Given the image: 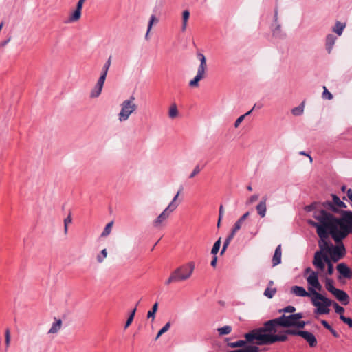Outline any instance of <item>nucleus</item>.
<instances>
[{"instance_id": "nucleus-27", "label": "nucleus", "mask_w": 352, "mask_h": 352, "mask_svg": "<svg viewBox=\"0 0 352 352\" xmlns=\"http://www.w3.org/2000/svg\"><path fill=\"white\" fill-rule=\"evenodd\" d=\"M305 102H302L298 107L294 108L292 113L294 116H298L302 114L304 111Z\"/></svg>"}, {"instance_id": "nucleus-18", "label": "nucleus", "mask_w": 352, "mask_h": 352, "mask_svg": "<svg viewBox=\"0 0 352 352\" xmlns=\"http://www.w3.org/2000/svg\"><path fill=\"white\" fill-rule=\"evenodd\" d=\"M62 324H63V322H62L61 319L55 318L47 333L48 334L57 333L60 330V329L62 327Z\"/></svg>"}, {"instance_id": "nucleus-28", "label": "nucleus", "mask_w": 352, "mask_h": 352, "mask_svg": "<svg viewBox=\"0 0 352 352\" xmlns=\"http://www.w3.org/2000/svg\"><path fill=\"white\" fill-rule=\"evenodd\" d=\"M345 26V24L338 21L333 28V32H335L338 35L340 36L342 35Z\"/></svg>"}, {"instance_id": "nucleus-57", "label": "nucleus", "mask_w": 352, "mask_h": 352, "mask_svg": "<svg viewBox=\"0 0 352 352\" xmlns=\"http://www.w3.org/2000/svg\"><path fill=\"white\" fill-rule=\"evenodd\" d=\"M217 256H214L211 261V265L212 267H215L217 265Z\"/></svg>"}, {"instance_id": "nucleus-64", "label": "nucleus", "mask_w": 352, "mask_h": 352, "mask_svg": "<svg viewBox=\"0 0 352 352\" xmlns=\"http://www.w3.org/2000/svg\"><path fill=\"white\" fill-rule=\"evenodd\" d=\"M247 189H248L249 191H252V186H248L247 187Z\"/></svg>"}, {"instance_id": "nucleus-63", "label": "nucleus", "mask_w": 352, "mask_h": 352, "mask_svg": "<svg viewBox=\"0 0 352 352\" xmlns=\"http://www.w3.org/2000/svg\"><path fill=\"white\" fill-rule=\"evenodd\" d=\"M346 187L345 186H342L341 190L342 192H345Z\"/></svg>"}, {"instance_id": "nucleus-24", "label": "nucleus", "mask_w": 352, "mask_h": 352, "mask_svg": "<svg viewBox=\"0 0 352 352\" xmlns=\"http://www.w3.org/2000/svg\"><path fill=\"white\" fill-rule=\"evenodd\" d=\"M245 338H246L245 337ZM250 343V344H256V345H258L255 342H248L247 340V339H245V340H239V341H236V342H231V343H229L228 345L232 348H235V347H241V346H243L245 343Z\"/></svg>"}, {"instance_id": "nucleus-16", "label": "nucleus", "mask_w": 352, "mask_h": 352, "mask_svg": "<svg viewBox=\"0 0 352 352\" xmlns=\"http://www.w3.org/2000/svg\"><path fill=\"white\" fill-rule=\"evenodd\" d=\"M300 336L309 343L310 346L313 347L317 344V340L312 333L307 331H302L300 332Z\"/></svg>"}, {"instance_id": "nucleus-14", "label": "nucleus", "mask_w": 352, "mask_h": 352, "mask_svg": "<svg viewBox=\"0 0 352 352\" xmlns=\"http://www.w3.org/2000/svg\"><path fill=\"white\" fill-rule=\"evenodd\" d=\"M104 81H105V79H104L103 78H100V77L99 78V79L98 80V81L96 82V86L91 90V91L90 93L91 98H97L100 95Z\"/></svg>"}, {"instance_id": "nucleus-43", "label": "nucleus", "mask_w": 352, "mask_h": 352, "mask_svg": "<svg viewBox=\"0 0 352 352\" xmlns=\"http://www.w3.org/2000/svg\"><path fill=\"white\" fill-rule=\"evenodd\" d=\"M72 223V218L70 215H69L67 218L64 219V232L65 234H67L68 231V224Z\"/></svg>"}, {"instance_id": "nucleus-9", "label": "nucleus", "mask_w": 352, "mask_h": 352, "mask_svg": "<svg viewBox=\"0 0 352 352\" xmlns=\"http://www.w3.org/2000/svg\"><path fill=\"white\" fill-rule=\"evenodd\" d=\"M323 205L324 208L329 209L334 212H338L339 209L346 207L345 204L336 195H333V202L327 201L324 202Z\"/></svg>"}, {"instance_id": "nucleus-50", "label": "nucleus", "mask_w": 352, "mask_h": 352, "mask_svg": "<svg viewBox=\"0 0 352 352\" xmlns=\"http://www.w3.org/2000/svg\"><path fill=\"white\" fill-rule=\"evenodd\" d=\"M230 243V241H227L226 239L225 240V241L223 243V248L221 251V254H223L225 252V251L226 250V249Z\"/></svg>"}, {"instance_id": "nucleus-23", "label": "nucleus", "mask_w": 352, "mask_h": 352, "mask_svg": "<svg viewBox=\"0 0 352 352\" xmlns=\"http://www.w3.org/2000/svg\"><path fill=\"white\" fill-rule=\"evenodd\" d=\"M325 287L331 294L337 289L333 286V280L328 277L325 278Z\"/></svg>"}, {"instance_id": "nucleus-7", "label": "nucleus", "mask_w": 352, "mask_h": 352, "mask_svg": "<svg viewBox=\"0 0 352 352\" xmlns=\"http://www.w3.org/2000/svg\"><path fill=\"white\" fill-rule=\"evenodd\" d=\"M304 277L307 285L312 287H316L318 290L322 289V286L319 281L318 272L314 271L311 267H307L305 270Z\"/></svg>"}, {"instance_id": "nucleus-36", "label": "nucleus", "mask_w": 352, "mask_h": 352, "mask_svg": "<svg viewBox=\"0 0 352 352\" xmlns=\"http://www.w3.org/2000/svg\"><path fill=\"white\" fill-rule=\"evenodd\" d=\"M302 331H298V330H293V329H288V330H286V331H279L278 330V332L276 333V334H285L286 336H287V335H298V336H300V332H301Z\"/></svg>"}, {"instance_id": "nucleus-60", "label": "nucleus", "mask_w": 352, "mask_h": 352, "mask_svg": "<svg viewBox=\"0 0 352 352\" xmlns=\"http://www.w3.org/2000/svg\"><path fill=\"white\" fill-rule=\"evenodd\" d=\"M280 30V26L278 25H277V27L276 28V29L274 30V33L276 32V31H279Z\"/></svg>"}, {"instance_id": "nucleus-10", "label": "nucleus", "mask_w": 352, "mask_h": 352, "mask_svg": "<svg viewBox=\"0 0 352 352\" xmlns=\"http://www.w3.org/2000/svg\"><path fill=\"white\" fill-rule=\"evenodd\" d=\"M172 206L170 208L166 207L163 212L153 221V225L155 228H161L164 223L169 218L170 215L174 211L171 210Z\"/></svg>"}, {"instance_id": "nucleus-20", "label": "nucleus", "mask_w": 352, "mask_h": 352, "mask_svg": "<svg viewBox=\"0 0 352 352\" xmlns=\"http://www.w3.org/2000/svg\"><path fill=\"white\" fill-rule=\"evenodd\" d=\"M179 115V111L177 109V106L175 103L171 104L168 109V117L170 119H175Z\"/></svg>"}, {"instance_id": "nucleus-34", "label": "nucleus", "mask_w": 352, "mask_h": 352, "mask_svg": "<svg viewBox=\"0 0 352 352\" xmlns=\"http://www.w3.org/2000/svg\"><path fill=\"white\" fill-rule=\"evenodd\" d=\"M334 43H335L334 36L331 34L328 35L327 36V39H326V45L327 46L329 52H331V49L332 46L333 45Z\"/></svg>"}, {"instance_id": "nucleus-48", "label": "nucleus", "mask_w": 352, "mask_h": 352, "mask_svg": "<svg viewBox=\"0 0 352 352\" xmlns=\"http://www.w3.org/2000/svg\"><path fill=\"white\" fill-rule=\"evenodd\" d=\"M258 199V195H252L247 201V204H252L253 203H254L256 201H257Z\"/></svg>"}, {"instance_id": "nucleus-13", "label": "nucleus", "mask_w": 352, "mask_h": 352, "mask_svg": "<svg viewBox=\"0 0 352 352\" xmlns=\"http://www.w3.org/2000/svg\"><path fill=\"white\" fill-rule=\"evenodd\" d=\"M332 294L344 305H346L349 303V296L344 291L336 289Z\"/></svg>"}, {"instance_id": "nucleus-39", "label": "nucleus", "mask_w": 352, "mask_h": 352, "mask_svg": "<svg viewBox=\"0 0 352 352\" xmlns=\"http://www.w3.org/2000/svg\"><path fill=\"white\" fill-rule=\"evenodd\" d=\"M136 307L132 310L131 314L129 315L126 322V324H125V326H124V328L126 329L131 324V322H133V318H134V316L135 314V312H136Z\"/></svg>"}, {"instance_id": "nucleus-31", "label": "nucleus", "mask_w": 352, "mask_h": 352, "mask_svg": "<svg viewBox=\"0 0 352 352\" xmlns=\"http://www.w3.org/2000/svg\"><path fill=\"white\" fill-rule=\"evenodd\" d=\"M113 221H111L109 223H108L103 232H102L101 234V237H106L108 235H109V234L111 233V229H112V227H113Z\"/></svg>"}, {"instance_id": "nucleus-33", "label": "nucleus", "mask_w": 352, "mask_h": 352, "mask_svg": "<svg viewBox=\"0 0 352 352\" xmlns=\"http://www.w3.org/2000/svg\"><path fill=\"white\" fill-rule=\"evenodd\" d=\"M107 256V251L106 249L102 250L100 253L97 255L96 256V261L98 263H102L104 262V259Z\"/></svg>"}, {"instance_id": "nucleus-47", "label": "nucleus", "mask_w": 352, "mask_h": 352, "mask_svg": "<svg viewBox=\"0 0 352 352\" xmlns=\"http://www.w3.org/2000/svg\"><path fill=\"white\" fill-rule=\"evenodd\" d=\"M243 223V222L241 221V219H239L234 223L232 229L234 230V231H236V232L239 231L241 228Z\"/></svg>"}, {"instance_id": "nucleus-35", "label": "nucleus", "mask_w": 352, "mask_h": 352, "mask_svg": "<svg viewBox=\"0 0 352 352\" xmlns=\"http://www.w3.org/2000/svg\"><path fill=\"white\" fill-rule=\"evenodd\" d=\"M206 163H203L201 164H197L193 171L192 172V173L190 175L189 177L190 178H193L195 175H197L205 166Z\"/></svg>"}, {"instance_id": "nucleus-49", "label": "nucleus", "mask_w": 352, "mask_h": 352, "mask_svg": "<svg viewBox=\"0 0 352 352\" xmlns=\"http://www.w3.org/2000/svg\"><path fill=\"white\" fill-rule=\"evenodd\" d=\"M244 119H245V116L242 115V116H239L235 121L234 127L238 128L240 124L243 121Z\"/></svg>"}, {"instance_id": "nucleus-26", "label": "nucleus", "mask_w": 352, "mask_h": 352, "mask_svg": "<svg viewBox=\"0 0 352 352\" xmlns=\"http://www.w3.org/2000/svg\"><path fill=\"white\" fill-rule=\"evenodd\" d=\"M217 331L220 336L228 335L232 331V327L230 325H226L222 327L217 329Z\"/></svg>"}, {"instance_id": "nucleus-52", "label": "nucleus", "mask_w": 352, "mask_h": 352, "mask_svg": "<svg viewBox=\"0 0 352 352\" xmlns=\"http://www.w3.org/2000/svg\"><path fill=\"white\" fill-rule=\"evenodd\" d=\"M224 214V210L222 205L219 207V217H220V219H222Z\"/></svg>"}, {"instance_id": "nucleus-37", "label": "nucleus", "mask_w": 352, "mask_h": 352, "mask_svg": "<svg viewBox=\"0 0 352 352\" xmlns=\"http://www.w3.org/2000/svg\"><path fill=\"white\" fill-rule=\"evenodd\" d=\"M221 238H219L213 245V247L211 250L212 254L216 255L218 253L220 246H221Z\"/></svg>"}, {"instance_id": "nucleus-44", "label": "nucleus", "mask_w": 352, "mask_h": 352, "mask_svg": "<svg viewBox=\"0 0 352 352\" xmlns=\"http://www.w3.org/2000/svg\"><path fill=\"white\" fill-rule=\"evenodd\" d=\"M322 98L324 99L331 100L333 98L332 94L327 90L326 87H323Z\"/></svg>"}, {"instance_id": "nucleus-58", "label": "nucleus", "mask_w": 352, "mask_h": 352, "mask_svg": "<svg viewBox=\"0 0 352 352\" xmlns=\"http://www.w3.org/2000/svg\"><path fill=\"white\" fill-rule=\"evenodd\" d=\"M329 331L332 333V334L336 336V337H338V333H336V331L331 327V329H329Z\"/></svg>"}, {"instance_id": "nucleus-8", "label": "nucleus", "mask_w": 352, "mask_h": 352, "mask_svg": "<svg viewBox=\"0 0 352 352\" xmlns=\"http://www.w3.org/2000/svg\"><path fill=\"white\" fill-rule=\"evenodd\" d=\"M307 289L308 291H306L303 287L296 285L291 288V293L296 296L311 298L313 295V292H314L316 290H318L316 287H312L309 285H307Z\"/></svg>"}, {"instance_id": "nucleus-53", "label": "nucleus", "mask_w": 352, "mask_h": 352, "mask_svg": "<svg viewBox=\"0 0 352 352\" xmlns=\"http://www.w3.org/2000/svg\"><path fill=\"white\" fill-rule=\"evenodd\" d=\"M250 212H246L245 214H243L239 219H241V221H243L244 223L245 220L249 217Z\"/></svg>"}, {"instance_id": "nucleus-29", "label": "nucleus", "mask_w": 352, "mask_h": 352, "mask_svg": "<svg viewBox=\"0 0 352 352\" xmlns=\"http://www.w3.org/2000/svg\"><path fill=\"white\" fill-rule=\"evenodd\" d=\"M182 188H181L177 192V194L175 195V197H173L172 201L168 204V206H167L168 208H170L171 206H172V208H171V210L175 211L177 208L179 206V204L176 203V201L180 194V192L182 191Z\"/></svg>"}, {"instance_id": "nucleus-3", "label": "nucleus", "mask_w": 352, "mask_h": 352, "mask_svg": "<svg viewBox=\"0 0 352 352\" xmlns=\"http://www.w3.org/2000/svg\"><path fill=\"white\" fill-rule=\"evenodd\" d=\"M321 290H316L311 297V304L316 307V314H328L330 312L329 307L332 305L333 301L322 294Z\"/></svg>"}, {"instance_id": "nucleus-6", "label": "nucleus", "mask_w": 352, "mask_h": 352, "mask_svg": "<svg viewBox=\"0 0 352 352\" xmlns=\"http://www.w3.org/2000/svg\"><path fill=\"white\" fill-rule=\"evenodd\" d=\"M195 264L193 261L184 263L173 270L179 282L189 279L193 274Z\"/></svg>"}, {"instance_id": "nucleus-5", "label": "nucleus", "mask_w": 352, "mask_h": 352, "mask_svg": "<svg viewBox=\"0 0 352 352\" xmlns=\"http://www.w3.org/2000/svg\"><path fill=\"white\" fill-rule=\"evenodd\" d=\"M197 56L200 61V64L198 67L196 76L189 82V86L191 87H199V82L205 78L206 72L207 71L206 56L201 53H198Z\"/></svg>"}, {"instance_id": "nucleus-32", "label": "nucleus", "mask_w": 352, "mask_h": 352, "mask_svg": "<svg viewBox=\"0 0 352 352\" xmlns=\"http://www.w3.org/2000/svg\"><path fill=\"white\" fill-rule=\"evenodd\" d=\"M276 292V289L271 287H267L265 292L264 295L268 298H272Z\"/></svg>"}, {"instance_id": "nucleus-41", "label": "nucleus", "mask_w": 352, "mask_h": 352, "mask_svg": "<svg viewBox=\"0 0 352 352\" xmlns=\"http://www.w3.org/2000/svg\"><path fill=\"white\" fill-rule=\"evenodd\" d=\"M296 311V308L294 307V306H292V305H289V306H287L286 307L282 309H280L278 311L279 313H294Z\"/></svg>"}, {"instance_id": "nucleus-19", "label": "nucleus", "mask_w": 352, "mask_h": 352, "mask_svg": "<svg viewBox=\"0 0 352 352\" xmlns=\"http://www.w3.org/2000/svg\"><path fill=\"white\" fill-rule=\"evenodd\" d=\"M281 256H282V251H281V245H278L274 252L273 258H272V265L275 267L279 265L281 263Z\"/></svg>"}, {"instance_id": "nucleus-62", "label": "nucleus", "mask_w": 352, "mask_h": 352, "mask_svg": "<svg viewBox=\"0 0 352 352\" xmlns=\"http://www.w3.org/2000/svg\"><path fill=\"white\" fill-rule=\"evenodd\" d=\"M10 40V39L9 38V39H8L7 41H5L2 43V45H7V44L9 43Z\"/></svg>"}, {"instance_id": "nucleus-51", "label": "nucleus", "mask_w": 352, "mask_h": 352, "mask_svg": "<svg viewBox=\"0 0 352 352\" xmlns=\"http://www.w3.org/2000/svg\"><path fill=\"white\" fill-rule=\"evenodd\" d=\"M236 231H234V230H232L230 234L227 236V238L226 239L227 241L231 242V241L232 240V239L234 238L235 234H236Z\"/></svg>"}, {"instance_id": "nucleus-56", "label": "nucleus", "mask_w": 352, "mask_h": 352, "mask_svg": "<svg viewBox=\"0 0 352 352\" xmlns=\"http://www.w3.org/2000/svg\"><path fill=\"white\" fill-rule=\"evenodd\" d=\"M256 107V104H255L254 105V107H252V109L251 110H250L249 111H248L247 113H245L243 116H245V118L249 115H250L252 113V112L253 111L254 109H255Z\"/></svg>"}, {"instance_id": "nucleus-45", "label": "nucleus", "mask_w": 352, "mask_h": 352, "mask_svg": "<svg viewBox=\"0 0 352 352\" xmlns=\"http://www.w3.org/2000/svg\"><path fill=\"white\" fill-rule=\"evenodd\" d=\"M340 318L342 322L347 324L349 327H352V319L351 318H346L344 315H340Z\"/></svg>"}, {"instance_id": "nucleus-1", "label": "nucleus", "mask_w": 352, "mask_h": 352, "mask_svg": "<svg viewBox=\"0 0 352 352\" xmlns=\"http://www.w3.org/2000/svg\"><path fill=\"white\" fill-rule=\"evenodd\" d=\"M314 217L318 221L308 220L309 225L316 228L319 236V250L315 254V261L322 266V259L330 258L338 262L344 258L346 250L343 240L352 233V212H344L340 218H336L323 209L317 210Z\"/></svg>"}, {"instance_id": "nucleus-15", "label": "nucleus", "mask_w": 352, "mask_h": 352, "mask_svg": "<svg viewBox=\"0 0 352 352\" xmlns=\"http://www.w3.org/2000/svg\"><path fill=\"white\" fill-rule=\"evenodd\" d=\"M258 214L261 218H264L267 212V197H264L256 206Z\"/></svg>"}, {"instance_id": "nucleus-25", "label": "nucleus", "mask_w": 352, "mask_h": 352, "mask_svg": "<svg viewBox=\"0 0 352 352\" xmlns=\"http://www.w3.org/2000/svg\"><path fill=\"white\" fill-rule=\"evenodd\" d=\"M157 22H158V19L156 18V16L155 15H151V16L150 18V20H149V22H148V24L147 32H146V34L145 35L146 39L148 38V34H149V32H150L151 30L152 29L153 25L154 23H157Z\"/></svg>"}, {"instance_id": "nucleus-38", "label": "nucleus", "mask_w": 352, "mask_h": 352, "mask_svg": "<svg viewBox=\"0 0 352 352\" xmlns=\"http://www.w3.org/2000/svg\"><path fill=\"white\" fill-rule=\"evenodd\" d=\"M170 323L167 322L157 333L155 340H157L162 334L166 333L170 329Z\"/></svg>"}, {"instance_id": "nucleus-11", "label": "nucleus", "mask_w": 352, "mask_h": 352, "mask_svg": "<svg viewBox=\"0 0 352 352\" xmlns=\"http://www.w3.org/2000/svg\"><path fill=\"white\" fill-rule=\"evenodd\" d=\"M333 262V261L332 260H331L330 258H327V260L325 258V261L322 259V266H318L315 261V256H314L312 263H313L314 266L321 272H322L324 270L325 266L327 265V274L328 275H331V274H333V273L334 272Z\"/></svg>"}, {"instance_id": "nucleus-54", "label": "nucleus", "mask_w": 352, "mask_h": 352, "mask_svg": "<svg viewBox=\"0 0 352 352\" xmlns=\"http://www.w3.org/2000/svg\"><path fill=\"white\" fill-rule=\"evenodd\" d=\"M321 323L328 330L331 329V327L329 324V323L326 320H321Z\"/></svg>"}, {"instance_id": "nucleus-21", "label": "nucleus", "mask_w": 352, "mask_h": 352, "mask_svg": "<svg viewBox=\"0 0 352 352\" xmlns=\"http://www.w3.org/2000/svg\"><path fill=\"white\" fill-rule=\"evenodd\" d=\"M111 58H112V57H111V56H110L109 57L108 60L106 61V63L103 65L102 71L101 75L100 76V78H103L104 79H106L108 70L111 64Z\"/></svg>"}, {"instance_id": "nucleus-46", "label": "nucleus", "mask_w": 352, "mask_h": 352, "mask_svg": "<svg viewBox=\"0 0 352 352\" xmlns=\"http://www.w3.org/2000/svg\"><path fill=\"white\" fill-rule=\"evenodd\" d=\"M5 338H6V347H8L10 342V332L9 329H6L5 332Z\"/></svg>"}, {"instance_id": "nucleus-55", "label": "nucleus", "mask_w": 352, "mask_h": 352, "mask_svg": "<svg viewBox=\"0 0 352 352\" xmlns=\"http://www.w3.org/2000/svg\"><path fill=\"white\" fill-rule=\"evenodd\" d=\"M346 194L350 201H352V189L347 190Z\"/></svg>"}, {"instance_id": "nucleus-61", "label": "nucleus", "mask_w": 352, "mask_h": 352, "mask_svg": "<svg viewBox=\"0 0 352 352\" xmlns=\"http://www.w3.org/2000/svg\"><path fill=\"white\" fill-rule=\"evenodd\" d=\"M221 219H220V217H219V219H218V222H217V227L219 228L220 227V225H221Z\"/></svg>"}, {"instance_id": "nucleus-59", "label": "nucleus", "mask_w": 352, "mask_h": 352, "mask_svg": "<svg viewBox=\"0 0 352 352\" xmlns=\"http://www.w3.org/2000/svg\"><path fill=\"white\" fill-rule=\"evenodd\" d=\"M314 208V205H311V206H307V207L306 208V210H307V211H311V210H312V208Z\"/></svg>"}, {"instance_id": "nucleus-22", "label": "nucleus", "mask_w": 352, "mask_h": 352, "mask_svg": "<svg viewBox=\"0 0 352 352\" xmlns=\"http://www.w3.org/2000/svg\"><path fill=\"white\" fill-rule=\"evenodd\" d=\"M190 12L188 10H184L182 12V30L184 32L187 28L188 21L189 19Z\"/></svg>"}, {"instance_id": "nucleus-42", "label": "nucleus", "mask_w": 352, "mask_h": 352, "mask_svg": "<svg viewBox=\"0 0 352 352\" xmlns=\"http://www.w3.org/2000/svg\"><path fill=\"white\" fill-rule=\"evenodd\" d=\"M332 305H333L335 311L337 314H339L340 316L343 315L342 314L344 312V309L342 307L340 306L337 302H333Z\"/></svg>"}, {"instance_id": "nucleus-12", "label": "nucleus", "mask_w": 352, "mask_h": 352, "mask_svg": "<svg viewBox=\"0 0 352 352\" xmlns=\"http://www.w3.org/2000/svg\"><path fill=\"white\" fill-rule=\"evenodd\" d=\"M337 270L340 274V277H343L347 279L352 278V270L348 267L344 263H339L337 265Z\"/></svg>"}, {"instance_id": "nucleus-4", "label": "nucleus", "mask_w": 352, "mask_h": 352, "mask_svg": "<svg viewBox=\"0 0 352 352\" xmlns=\"http://www.w3.org/2000/svg\"><path fill=\"white\" fill-rule=\"evenodd\" d=\"M120 106L121 110L118 114V119L120 122H124L127 120L137 109V105L135 103V97L131 96L129 99L124 100Z\"/></svg>"}, {"instance_id": "nucleus-40", "label": "nucleus", "mask_w": 352, "mask_h": 352, "mask_svg": "<svg viewBox=\"0 0 352 352\" xmlns=\"http://www.w3.org/2000/svg\"><path fill=\"white\" fill-rule=\"evenodd\" d=\"M175 282H179V280H178L177 276H175L174 272L173 271L172 273L170 274V276L168 277V278L165 281V284L166 285H169L172 283H175Z\"/></svg>"}, {"instance_id": "nucleus-30", "label": "nucleus", "mask_w": 352, "mask_h": 352, "mask_svg": "<svg viewBox=\"0 0 352 352\" xmlns=\"http://www.w3.org/2000/svg\"><path fill=\"white\" fill-rule=\"evenodd\" d=\"M157 309H158V303L155 302L153 305L151 310L148 311V313H147V318H151L152 320L153 321L155 320V314H156V312L157 311Z\"/></svg>"}, {"instance_id": "nucleus-2", "label": "nucleus", "mask_w": 352, "mask_h": 352, "mask_svg": "<svg viewBox=\"0 0 352 352\" xmlns=\"http://www.w3.org/2000/svg\"><path fill=\"white\" fill-rule=\"evenodd\" d=\"M303 318L302 313H296L281 316L268 320L261 327L251 330L244 335L248 342H255L258 345H269L276 342H284L287 340L285 334H276L278 327H296L302 329L306 322L301 320Z\"/></svg>"}, {"instance_id": "nucleus-17", "label": "nucleus", "mask_w": 352, "mask_h": 352, "mask_svg": "<svg viewBox=\"0 0 352 352\" xmlns=\"http://www.w3.org/2000/svg\"><path fill=\"white\" fill-rule=\"evenodd\" d=\"M84 3L79 1L77 3L76 8L74 12L70 15L69 21L70 22H75L80 19L81 16V10Z\"/></svg>"}]
</instances>
